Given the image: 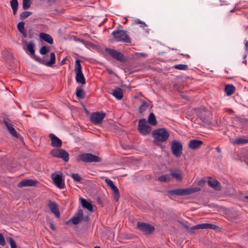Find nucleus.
<instances>
[{
	"mask_svg": "<svg viewBox=\"0 0 248 248\" xmlns=\"http://www.w3.org/2000/svg\"><path fill=\"white\" fill-rule=\"evenodd\" d=\"M137 227L140 231L148 234L152 233L155 230V228L153 225L142 222L137 223Z\"/></svg>",
	"mask_w": 248,
	"mask_h": 248,
	"instance_id": "9b49d317",
	"label": "nucleus"
},
{
	"mask_svg": "<svg viewBox=\"0 0 248 248\" xmlns=\"http://www.w3.org/2000/svg\"><path fill=\"white\" fill-rule=\"evenodd\" d=\"M244 198L245 199H247V200H248V196H245L244 197Z\"/></svg>",
	"mask_w": 248,
	"mask_h": 248,
	"instance_id": "4d7b16f0",
	"label": "nucleus"
},
{
	"mask_svg": "<svg viewBox=\"0 0 248 248\" xmlns=\"http://www.w3.org/2000/svg\"><path fill=\"white\" fill-rule=\"evenodd\" d=\"M230 112H233V111L231 109V110H230Z\"/></svg>",
	"mask_w": 248,
	"mask_h": 248,
	"instance_id": "680f3d73",
	"label": "nucleus"
},
{
	"mask_svg": "<svg viewBox=\"0 0 248 248\" xmlns=\"http://www.w3.org/2000/svg\"><path fill=\"white\" fill-rule=\"evenodd\" d=\"M105 51L112 58L115 59L118 61L124 62L125 60L123 54L120 52L109 48H106L105 49Z\"/></svg>",
	"mask_w": 248,
	"mask_h": 248,
	"instance_id": "ddd939ff",
	"label": "nucleus"
},
{
	"mask_svg": "<svg viewBox=\"0 0 248 248\" xmlns=\"http://www.w3.org/2000/svg\"><path fill=\"white\" fill-rule=\"evenodd\" d=\"M186 228L188 230L189 232H193L194 230H199V229H213L215 230L217 229V226L215 225L211 224V223H201L195 226H192V227H188L186 226Z\"/></svg>",
	"mask_w": 248,
	"mask_h": 248,
	"instance_id": "1a4fd4ad",
	"label": "nucleus"
},
{
	"mask_svg": "<svg viewBox=\"0 0 248 248\" xmlns=\"http://www.w3.org/2000/svg\"><path fill=\"white\" fill-rule=\"evenodd\" d=\"M76 80L77 82L82 84H85L86 80L82 72L76 73Z\"/></svg>",
	"mask_w": 248,
	"mask_h": 248,
	"instance_id": "5701e85b",
	"label": "nucleus"
},
{
	"mask_svg": "<svg viewBox=\"0 0 248 248\" xmlns=\"http://www.w3.org/2000/svg\"><path fill=\"white\" fill-rule=\"evenodd\" d=\"M64 60H63L62 61V64H63V63H64Z\"/></svg>",
	"mask_w": 248,
	"mask_h": 248,
	"instance_id": "bf43d9fd",
	"label": "nucleus"
},
{
	"mask_svg": "<svg viewBox=\"0 0 248 248\" xmlns=\"http://www.w3.org/2000/svg\"><path fill=\"white\" fill-rule=\"evenodd\" d=\"M171 179V175L170 174H166L158 177V180L162 182H169Z\"/></svg>",
	"mask_w": 248,
	"mask_h": 248,
	"instance_id": "bb28decb",
	"label": "nucleus"
},
{
	"mask_svg": "<svg viewBox=\"0 0 248 248\" xmlns=\"http://www.w3.org/2000/svg\"><path fill=\"white\" fill-rule=\"evenodd\" d=\"M153 137L156 140L160 142H165L169 138L170 134L165 128H158L152 132Z\"/></svg>",
	"mask_w": 248,
	"mask_h": 248,
	"instance_id": "20e7f679",
	"label": "nucleus"
},
{
	"mask_svg": "<svg viewBox=\"0 0 248 248\" xmlns=\"http://www.w3.org/2000/svg\"><path fill=\"white\" fill-rule=\"evenodd\" d=\"M107 71L108 72V73L109 74H112V71L110 69H108L107 70Z\"/></svg>",
	"mask_w": 248,
	"mask_h": 248,
	"instance_id": "5fc2aeb1",
	"label": "nucleus"
},
{
	"mask_svg": "<svg viewBox=\"0 0 248 248\" xmlns=\"http://www.w3.org/2000/svg\"><path fill=\"white\" fill-rule=\"evenodd\" d=\"M171 178H175L178 181H181L183 179V172L179 169H173L170 170Z\"/></svg>",
	"mask_w": 248,
	"mask_h": 248,
	"instance_id": "f3484780",
	"label": "nucleus"
},
{
	"mask_svg": "<svg viewBox=\"0 0 248 248\" xmlns=\"http://www.w3.org/2000/svg\"><path fill=\"white\" fill-rule=\"evenodd\" d=\"M24 25H25V22L23 21H21L18 23L17 28L20 32H22V31L25 30H24Z\"/></svg>",
	"mask_w": 248,
	"mask_h": 248,
	"instance_id": "a19ab883",
	"label": "nucleus"
},
{
	"mask_svg": "<svg viewBox=\"0 0 248 248\" xmlns=\"http://www.w3.org/2000/svg\"><path fill=\"white\" fill-rule=\"evenodd\" d=\"M106 114L103 112H95L92 113L90 117L91 122L95 125L99 124L102 123L103 119L105 117Z\"/></svg>",
	"mask_w": 248,
	"mask_h": 248,
	"instance_id": "6e6552de",
	"label": "nucleus"
},
{
	"mask_svg": "<svg viewBox=\"0 0 248 248\" xmlns=\"http://www.w3.org/2000/svg\"><path fill=\"white\" fill-rule=\"evenodd\" d=\"M72 178L77 182H79L81 178L80 176L77 173H73L71 175Z\"/></svg>",
	"mask_w": 248,
	"mask_h": 248,
	"instance_id": "79ce46f5",
	"label": "nucleus"
},
{
	"mask_svg": "<svg viewBox=\"0 0 248 248\" xmlns=\"http://www.w3.org/2000/svg\"><path fill=\"white\" fill-rule=\"evenodd\" d=\"M202 144L203 142L202 140H191L189 141L188 147L191 149L196 150L199 149Z\"/></svg>",
	"mask_w": 248,
	"mask_h": 248,
	"instance_id": "a211bd4d",
	"label": "nucleus"
},
{
	"mask_svg": "<svg viewBox=\"0 0 248 248\" xmlns=\"http://www.w3.org/2000/svg\"><path fill=\"white\" fill-rule=\"evenodd\" d=\"M76 215L82 219L83 217V210L82 209L78 210V212Z\"/></svg>",
	"mask_w": 248,
	"mask_h": 248,
	"instance_id": "a18cd8bd",
	"label": "nucleus"
},
{
	"mask_svg": "<svg viewBox=\"0 0 248 248\" xmlns=\"http://www.w3.org/2000/svg\"><path fill=\"white\" fill-rule=\"evenodd\" d=\"M216 150H217V151L218 153H220V152H221V150H220V149L219 147H217V148H216Z\"/></svg>",
	"mask_w": 248,
	"mask_h": 248,
	"instance_id": "864d4df0",
	"label": "nucleus"
},
{
	"mask_svg": "<svg viewBox=\"0 0 248 248\" xmlns=\"http://www.w3.org/2000/svg\"><path fill=\"white\" fill-rule=\"evenodd\" d=\"M244 44L245 46V48L246 51L248 50V41L247 40H244Z\"/></svg>",
	"mask_w": 248,
	"mask_h": 248,
	"instance_id": "3c124183",
	"label": "nucleus"
},
{
	"mask_svg": "<svg viewBox=\"0 0 248 248\" xmlns=\"http://www.w3.org/2000/svg\"><path fill=\"white\" fill-rule=\"evenodd\" d=\"M136 55L138 57H146L147 56V54L143 53H137L136 54Z\"/></svg>",
	"mask_w": 248,
	"mask_h": 248,
	"instance_id": "09e8293b",
	"label": "nucleus"
},
{
	"mask_svg": "<svg viewBox=\"0 0 248 248\" xmlns=\"http://www.w3.org/2000/svg\"><path fill=\"white\" fill-rule=\"evenodd\" d=\"M56 0H47V2L49 5H53L55 3Z\"/></svg>",
	"mask_w": 248,
	"mask_h": 248,
	"instance_id": "8fccbe9b",
	"label": "nucleus"
},
{
	"mask_svg": "<svg viewBox=\"0 0 248 248\" xmlns=\"http://www.w3.org/2000/svg\"><path fill=\"white\" fill-rule=\"evenodd\" d=\"M114 39L118 42H122L125 43H131V41L129 36L125 30H115L112 32Z\"/></svg>",
	"mask_w": 248,
	"mask_h": 248,
	"instance_id": "7ed1b4c3",
	"label": "nucleus"
},
{
	"mask_svg": "<svg viewBox=\"0 0 248 248\" xmlns=\"http://www.w3.org/2000/svg\"><path fill=\"white\" fill-rule=\"evenodd\" d=\"M50 154L53 157L62 158L64 161L67 162L69 160V154L63 149H53L50 152Z\"/></svg>",
	"mask_w": 248,
	"mask_h": 248,
	"instance_id": "0eeeda50",
	"label": "nucleus"
},
{
	"mask_svg": "<svg viewBox=\"0 0 248 248\" xmlns=\"http://www.w3.org/2000/svg\"><path fill=\"white\" fill-rule=\"evenodd\" d=\"M49 137L51 139V144L54 147L60 148L62 145V140L54 134L50 133Z\"/></svg>",
	"mask_w": 248,
	"mask_h": 248,
	"instance_id": "2eb2a0df",
	"label": "nucleus"
},
{
	"mask_svg": "<svg viewBox=\"0 0 248 248\" xmlns=\"http://www.w3.org/2000/svg\"><path fill=\"white\" fill-rule=\"evenodd\" d=\"M7 241L9 243L11 248H17L16 244L12 238L9 237L7 238Z\"/></svg>",
	"mask_w": 248,
	"mask_h": 248,
	"instance_id": "58836bf2",
	"label": "nucleus"
},
{
	"mask_svg": "<svg viewBox=\"0 0 248 248\" xmlns=\"http://www.w3.org/2000/svg\"><path fill=\"white\" fill-rule=\"evenodd\" d=\"M200 188L192 187L187 188H178L168 191L170 196H185L197 192L200 190Z\"/></svg>",
	"mask_w": 248,
	"mask_h": 248,
	"instance_id": "f03ea898",
	"label": "nucleus"
},
{
	"mask_svg": "<svg viewBox=\"0 0 248 248\" xmlns=\"http://www.w3.org/2000/svg\"><path fill=\"white\" fill-rule=\"evenodd\" d=\"M138 130L141 134L146 135L150 133L152 127L148 124L146 119L142 118L139 122Z\"/></svg>",
	"mask_w": 248,
	"mask_h": 248,
	"instance_id": "423d86ee",
	"label": "nucleus"
},
{
	"mask_svg": "<svg viewBox=\"0 0 248 248\" xmlns=\"http://www.w3.org/2000/svg\"><path fill=\"white\" fill-rule=\"evenodd\" d=\"M10 4L13 11V14L14 15H15L16 14L18 5L17 0H11L10 1Z\"/></svg>",
	"mask_w": 248,
	"mask_h": 248,
	"instance_id": "c756f323",
	"label": "nucleus"
},
{
	"mask_svg": "<svg viewBox=\"0 0 248 248\" xmlns=\"http://www.w3.org/2000/svg\"><path fill=\"white\" fill-rule=\"evenodd\" d=\"M112 94L117 99L120 100L123 97V91L122 89L117 87L114 89Z\"/></svg>",
	"mask_w": 248,
	"mask_h": 248,
	"instance_id": "412c9836",
	"label": "nucleus"
},
{
	"mask_svg": "<svg viewBox=\"0 0 248 248\" xmlns=\"http://www.w3.org/2000/svg\"><path fill=\"white\" fill-rule=\"evenodd\" d=\"M32 14L31 12L29 11H24L20 15V18L22 20L25 19L27 18L30 15Z\"/></svg>",
	"mask_w": 248,
	"mask_h": 248,
	"instance_id": "e433bc0d",
	"label": "nucleus"
},
{
	"mask_svg": "<svg viewBox=\"0 0 248 248\" xmlns=\"http://www.w3.org/2000/svg\"><path fill=\"white\" fill-rule=\"evenodd\" d=\"M208 185L216 190H219L221 189V186L219 183L215 180L210 179L208 182Z\"/></svg>",
	"mask_w": 248,
	"mask_h": 248,
	"instance_id": "4be33fe9",
	"label": "nucleus"
},
{
	"mask_svg": "<svg viewBox=\"0 0 248 248\" xmlns=\"http://www.w3.org/2000/svg\"><path fill=\"white\" fill-rule=\"evenodd\" d=\"M31 0H23L22 6L23 9H28L31 6Z\"/></svg>",
	"mask_w": 248,
	"mask_h": 248,
	"instance_id": "72a5a7b5",
	"label": "nucleus"
},
{
	"mask_svg": "<svg viewBox=\"0 0 248 248\" xmlns=\"http://www.w3.org/2000/svg\"><path fill=\"white\" fill-rule=\"evenodd\" d=\"M31 31H30V32L29 33V34H28V35H31L32 36V35L31 34Z\"/></svg>",
	"mask_w": 248,
	"mask_h": 248,
	"instance_id": "6e6d98bb",
	"label": "nucleus"
},
{
	"mask_svg": "<svg viewBox=\"0 0 248 248\" xmlns=\"http://www.w3.org/2000/svg\"><path fill=\"white\" fill-rule=\"evenodd\" d=\"M148 122L151 125L155 126L156 125L157 122L154 113H150L148 118Z\"/></svg>",
	"mask_w": 248,
	"mask_h": 248,
	"instance_id": "393cba45",
	"label": "nucleus"
},
{
	"mask_svg": "<svg viewBox=\"0 0 248 248\" xmlns=\"http://www.w3.org/2000/svg\"><path fill=\"white\" fill-rule=\"evenodd\" d=\"M22 35H23V36L24 37H29L30 38H32V36L31 35H28V34L27 33V32L25 31V30H23L22 31V32H20Z\"/></svg>",
	"mask_w": 248,
	"mask_h": 248,
	"instance_id": "49530a36",
	"label": "nucleus"
},
{
	"mask_svg": "<svg viewBox=\"0 0 248 248\" xmlns=\"http://www.w3.org/2000/svg\"><path fill=\"white\" fill-rule=\"evenodd\" d=\"M47 206L49 208L52 213H53L57 217H60V211L56 203L51 200L48 201Z\"/></svg>",
	"mask_w": 248,
	"mask_h": 248,
	"instance_id": "4468645a",
	"label": "nucleus"
},
{
	"mask_svg": "<svg viewBox=\"0 0 248 248\" xmlns=\"http://www.w3.org/2000/svg\"><path fill=\"white\" fill-rule=\"evenodd\" d=\"M173 67L178 70H186L188 69V66L186 64H180L174 65Z\"/></svg>",
	"mask_w": 248,
	"mask_h": 248,
	"instance_id": "4c0bfd02",
	"label": "nucleus"
},
{
	"mask_svg": "<svg viewBox=\"0 0 248 248\" xmlns=\"http://www.w3.org/2000/svg\"><path fill=\"white\" fill-rule=\"evenodd\" d=\"M76 96L78 98H84L85 97V94L84 91L82 89L81 87L78 86L76 88Z\"/></svg>",
	"mask_w": 248,
	"mask_h": 248,
	"instance_id": "cd10ccee",
	"label": "nucleus"
},
{
	"mask_svg": "<svg viewBox=\"0 0 248 248\" xmlns=\"http://www.w3.org/2000/svg\"><path fill=\"white\" fill-rule=\"evenodd\" d=\"M38 183L36 180H33L32 179H25L17 184L18 187H23L24 186H34Z\"/></svg>",
	"mask_w": 248,
	"mask_h": 248,
	"instance_id": "dca6fc26",
	"label": "nucleus"
},
{
	"mask_svg": "<svg viewBox=\"0 0 248 248\" xmlns=\"http://www.w3.org/2000/svg\"><path fill=\"white\" fill-rule=\"evenodd\" d=\"M81 202L83 208H86L89 211H93V205L90 202L87 201L85 199L82 198H81Z\"/></svg>",
	"mask_w": 248,
	"mask_h": 248,
	"instance_id": "b1692460",
	"label": "nucleus"
},
{
	"mask_svg": "<svg viewBox=\"0 0 248 248\" xmlns=\"http://www.w3.org/2000/svg\"><path fill=\"white\" fill-rule=\"evenodd\" d=\"M51 178L54 184L60 189H63L65 187V184L62 176L61 174L53 173L51 175Z\"/></svg>",
	"mask_w": 248,
	"mask_h": 248,
	"instance_id": "f8f14e48",
	"label": "nucleus"
},
{
	"mask_svg": "<svg viewBox=\"0 0 248 248\" xmlns=\"http://www.w3.org/2000/svg\"><path fill=\"white\" fill-rule=\"evenodd\" d=\"M49 51V49L48 48L47 46H43L40 49V53L41 55H44L46 54Z\"/></svg>",
	"mask_w": 248,
	"mask_h": 248,
	"instance_id": "ea45409f",
	"label": "nucleus"
},
{
	"mask_svg": "<svg viewBox=\"0 0 248 248\" xmlns=\"http://www.w3.org/2000/svg\"><path fill=\"white\" fill-rule=\"evenodd\" d=\"M105 182L110 187H111V186H112L114 185L112 181L108 178H106L105 179Z\"/></svg>",
	"mask_w": 248,
	"mask_h": 248,
	"instance_id": "c03bdc74",
	"label": "nucleus"
},
{
	"mask_svg": "<svg viewBox=\"0 0 248 248\" xmlns=\"http://www.w3.org/2000/svg\"><path fill=\"white\" fill-rule=\"evenodd\" d=\"M6 244L5 238L2 234L0 233V245L4 246Z\"/></svg>",
	"mask_w": 248,
	"mask_h": 248,
	"instance_id": "37998d69",
	"label": "nucleus"
},
{
	"mask_svg": "<svg viewBox=\"0 0 248 248\" xmlns=\"http://www.w3.org/2000/svg\"><path fill=\"white\" fill-rule=\"evenodd\" d=\"M112 192L115 201L118 202L120 198V193L118 188L116 187L114 190H112Z\"/></svg>",
	"mask_w": 248,
	"mask_h": 248,
	"instance_id": "c9c22d12",
	"label": "nucleus"
},
{
	"mask_svg": "<svg viewBox=\"0 0 248 248\" xmlns=\"http://www.w3.org/2000/svg\"><path fill=\"white\" fill-rule=\"evenodd\" d=\"M94 248H100L98 246H95Z\"/></svg>",
	"mask_w": 248,
	"mask_h": 248,
	"instance_id": "13d9d810",
	"label": "nucleus"
},
{
	"mask_svg": "<svg viewBox=\"0 0 248 248\" xmlns=\"http://www.w3.org/2000/svg\"><path fill=\"white\" fill-rule=\"evenodd\" d=\"M117 187L114 185H113L112 186H111L110 187L111 189L112 190H114V189H115Z\"/></svg>",
	"mask_w": 248,
	"mask_h": 248,
	"instance_id": "603ef678",
	"label": "nucleus"
},
{
	"mask_svg": "<svg viewBox=\"0 0 248 248\" xmlns=\"http://www.w3.org/2000/svg\"><path fill=\"white\" fill-rule=\"evenodd\" d=\"M4 123L6 125L9 133L14 137L17 138V134L12 124L9 122L8 119H4Z\"/></svg>",
	"mask_w": 248,
	"mask_h": 248,
	"instance_id": "6ab92c4d",
	"label": "nucleus"
},
{
	"mask_svg": "<svg viewBox=\"0 0 248 248\" xmlns=\"http://www.w3.org/2000/svg\"><path fill=\"white\" fill-rule=\"evenodd\" d=\"M234 9H233V10H231V12H233V11H234Z\"/></svg>",
	"mask_w": 248,
	"mask_h": 248,
	"instance_id": "052dcab7",
	"label": "nucleus"
},
{
	"mask_svg": "<svg viewBox=\"0 0 248 248\" xmlns=\"http://www.w3.org/2000/svg\"><path fill=\"white\" fill-rule=\"evenodd\" d=\"M171 150L172 154L176 157H180L183 151L182 143L178 140H173L171 143Z\"/></svg>",
	"mask_w": 248,
	"mask_h": 248,
	"instance_id": "9d476101",
	"label": "nucleus"
},
{
	"mask_svg": "<svg viewBox=\"0 0 248 248\" xmlns=\"http://www.w3.org/2000/svg\"><path fill=\"white\" fill-rule=\"evenodd\" d=\"M76 73H81L82 72V66L80 64V61L79 60H76L75 62V66L74 69Z\"/></svg>",
	"mask_w": 248,
	"mask_h": 248,
	"instance_id": "c85d7f7f",
	"label": "nucleus"
},
{
	"mask_svg": "<svg viewBox=\"0 0 248 248\" xmlns=\"http://www.w3.org/2000/svg\"><path fill=\"white\" fill-rule=\"evenodd\" d=\"M235 91V87L232 84L227 85L225 88V92L227 95H231Z\"/></svg>",
	"mask_w": 248,
	"mask_h": 248,
	"instance_id": "a878e982",
	"label": "nucleus"
},
{
	"mask_svg": "<svg viewBox=\"0 0 248 248\" xmlns=\"http://www.w3.org/2000/svg\"><path fill=\"white\" fill-rule=\"evenodd\" d=\"M48 224L51 230H52L53 231H55L56 230V228L52 221L49 220L48 221Z\"/></svg>",
	"mask_w": 248,
	"mask_h": 248,
	"instance_id": "de8ad7c7",
	"label": "nucleus"
},
{
	"mask_svg": "<svg viewBox=\"0 0 248 248\" xmlns=\"http://www.w3.org/2000/svg\"><path fill=\"white\" fill-rule=\"evenodd\" d=\"M237 145L246 144L248 143V140L242 138H236L233 141Z\"/></svg>",
	"mask_w": 248,
	"mask_h": 248,
	"instance_id": "2f4dec72",
	"label": "nucleus"
},
{
	"mask_svg": "<svg viewBox=\"0 0 248 248\" xmlns=\"http://www.w3.org/2000/svg\"><path fill=\"white\" fill-rule=\"evenodd\" d=\"M77 160L85 163L100 162L102 159L99 156L91 153H83L78 155Z\"/></svg>",
	"mask_w": 248,
	"mask_h": 248,
	"instance_id": "39448f33",
	"label": "nucleus"
},
{
	"mask_svg": "<svg viewBox=\"0 0 248 248\" xmlns=\"http://www.w3.org/2000/svg\"><path fill=\"white\" fill-rule=\"evenodd\" d=\"M71 220L74 224L77 225L81 221L82 218L75 215L74 217H73L71 218Z\"/></svg>",
	"mask_w": 248,
	"mask_h": 248,
	"instance_id": "f704fd0d",
	"label": "nucleus"
},
{
	"mask_svg": "<svg viewBox=\"0 0 248 248\" xmlns=\"http://www.w3.org/2000/svg\"><path fill=\"white\" fill-rule=\"evenodd\" d=\"M133 25H139L140 27H145L147 26L146 23L139 19H135L132 21Z\"/></svg>",
	"mask_w": 248,
	"mask_h": 248,
	"instance_id": "473e14b6",
	"label": "nucleus"
},
{
	"mask_svg": "<svg viewBox=\"0 0 248 248\" xmlns=\"http://www.w3.org/2000/svg\"><path fill=\"white\" fill-rule=\"evenodd\" d=\"M148 108L149 104L145 101H142L139 107V112L141 113L146 110Z\"/></svg>",
	"mask_w": 248,
	"mask_h": 248,
	"instance_id": "7c9ffc66",
	"label": "nucleus"
},
{
	"mask_svg": "<svg viewBox=\"0 0 248 248\" xmlns=\"http://www.w3.org/2000/svg\"><path fill=\"white\" fill-rule=\"evenodd\" d=\"M39 37L41 39L44 40L49 44L52 45L53 44V39L52 37L47 33L41 32L39 34Z\"/></svg>",
	"mask_w": 248,
	"mask_h": 248,
	"instance_id": "aec40b11",
	"label": "nucleus"
},
{
	"mask_svg": "<svg viewBox=\"0 0 248 248\" xmlns=\"http://www.w3.org/2000/svg\"><path fill=\"white\" fill-rule=\"evenodd\" d=\"M27 49L30 52V54L37 61L47 66L51 67L56 62L55 53L51 52L50 54V60L48 62H45L38 57L35 55L34 45L32 42H29L27 44Z\"/></svg>",
	"mask_w": 248,
	"mask_h": 248,
	"instance_id": "f257e3e1",
	"label": "nucleus"
}]
</instances>
